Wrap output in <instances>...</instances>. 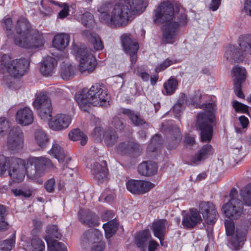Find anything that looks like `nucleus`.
<instances>
[{
	"mask_svg": "<svg viewBox=\"0 0 251 251\" xmlns=\"http://www.w3.org/2000/svg\"><path fill=\"white\" fill-rule=\"evenodd\" d=\"M182 139L180 129L175 126L170 136L168 138V143L166 147L168 150H172L176 148L180 143Z\"/></svg>",
	"mask_w": 251,
	"mask_h": 251,
	"instance_id": "nucleus-27",
	"label": "nucleus"
},
{
	"mask_svg": "<svg viewBox=\"0 0 251 251\" xmlns=\"http://www.w3.org/2000/svg\"><path fill=\"white\" fill-rule=\"evenodd\" d=\"M53 167L51 160L44 157H33L27 163L26 167L21 159L14 157H6L0 155V176L7 170L13 181L20 182L25 176L34 179L39 178L45 173L46 168Z\"/></svg>",
	"mask_w": 251,
	"mask_h": 251,
	"instance_id": "nucleus-2",
	"label": "nucleus"
},
{
	"mask_svg": "<svg viewBox=\"0 0 251 251\" xmlns=\"http://www.w3.org/2000/svg\"><path fill=\"white\" fill-rule=\"evenodd\" d=\"M129 150L128 155L130 156H137L140 154L142 151V147L137 143L134 141H129Z\"/></svg>",
	"mask_w": 251,
	"mask_h": 251,
	"instance_id": "nucleus-47",
	"label": "nucleus"
},
{
	"mask_svg": "<svg viewBox=\"0 0 251 251\" xmlns=\"http://www.w3.org/2000/svg\"><path fill=\"white\" fill-rule=\"evenodd\" d=\"M160 140L161 137L160 135L158 134L154 135L148 146V150L150 151H155L160 144Z\"/></svg>",
	"mask_w": 251,
	"mask_h": 251,
	"instance_id": "nucleus-49",
	"label": "nucleus"
},
{
	"mask_svg": "<svg viewBox=\"0 0 251 251\" xmlns=\"http://www.w3.org/2000/svg\"><path fill=\"white\" fill-rule=\"evenodd\" d=\"M30 240V245L28 246L29 251H44L45 245L44 242L37 237V235L32 236Z\"/></svg>",
	"mask_w": 251,
	"mask_h": 251,
	"instance_id": "nucleus-37",
	"label": "nucleus"
},
{
	"mask_svg": "<svg viewBox=\"0 0 251 251\" xmlns=\"http://www.w3.org/2000/svg\"><path fill=\"white\" fill-rule=\"evenodd\" d=\"M184 143L187 146H193L195 143V137L189 134L186 135L184 138Z\"/></svg>",
	"mask_w": 251,
	"mask_h": 251,
	"instance_id": "nucleus-64",
	"label": "nucleus"
},
{
	"mask_svg": "<svg viewBox=\"0 0 251 251\" xmlns=\"http://www.w3.org/2000/svg\"><path fill=\"white\" fill-rule=\"evenodd\" d=\"M29 62L26 59L11 61L9 55L3 54L1 58L0 73L3 75L2 83L8 87H12L13 77H18L24 75Z\"/></svg>",
	"mask_w": 251,
	"mask_h": 251,
	"instance_id": "nucleus-6",
	"label": "nucleus"
},
{
	"mask_svg": "<svg viewBox=\"0 0 251 251\" xmlns=\"http://www.w3.org/2000/svg\"><path fill=\"white\" fill-rule=\"evenodd\" d=\"M212 153V147L210 145H204L197 154L191 157L190 159L191 164L197 165L199 164L201 161L207 158Z\"/></svg>",
	"mask_w": 251,
	"mask_h": 251,
	"instance_id": "nucleus-21",
	"label": "nucleus"
},
{
	"mask_svg": "<svg viewBox=\"0 0 251 251\" xmlns=\"http://www.w3.org/2000/svg\"><path fill=\"white\" fill-rule=\"evenodd\" d=\"M118 223L115 220L103 224V228L105 231L106 238H110L116 232L118 228Z\"/></svg>",
	"mask_w": 251,
	"mask_h": 251,
	"instance_id": "nucleus-41",
	"label": "nucleus"
},
{
	"mask_svg": "<svg viewBox=\"0 0 251 251\" xmlns=\"http://www.w3.org/2000/svg\"><path fill=\"white\" fill-rule=\"evenodd\" d=\"M102 238V235L97 229H91L86 231L83 236V240H87L89 243L92 244L101 240Z\"/></svg>",
	"mask_w": 251,
	"mask_h": 251,
	"instance_id": "nucleus-32",
	"label": "nucleus"
},
{
	"mask_svg": "<svg viewBox=\"0 0 251 251\" xmlns=\"http://www.w3.org/2000/svg\"><path fill=\"white\" fill-rule=\"evenodd\" d=\"M33 224L34 227L31 231V234L32 236L37 235L41 228L42 223L40 220L35 219L33 220Z\"/></svg>",
	"mask_w": 251,
	"mask_h": 251,
	"instance_id": "nucleus-61",
	"label": "nucleus"
},
{
	"mask_svg": "<svg viewBox=\"0 0 251 251\" xmlns=\"http://www.w3.org/2000/svg\"><path fill=\"white\" fill-rule=\"evenodd\" d=\"M199 207L205 222L208 225L214 224L218 217L215 205L210 202L202 201L200 203Z\"/></svg>",
	"mask_w": 251,
	"mask_h": 251,
	"instance_id": "nucleus-14",
	"label": "nucleus"
},
{
	"mask_svg": "<svg viewBox=\"0 0 251 251\" xmlns=\"http://www.w3.org/2000/svg\"><path fill=\"white\" fill-rule=\"evenodd\" d=\"M51 105V103L50 99L44 93H41L38 95L33 102V106L36 109Z\"/></svg>",
	"mask_w": 251,
	"mask_h": 251,
	"instance_id": "nucleus-34",
	"label": "nucleus"
},
{
	"mask_svg": "<svg viewBox=\"0 0 251 251\" xmlns=\"http://www.w3.org/2000/svg\"><path fill=\"white\" fill-rule=\"evenodd\" d=\"M37 109V112L40 118L45 122L49 123L51 117L52 107H44Z\"/></svg>",
	"mask_w": 251,
	"mask_h": 251,
	"instance_id": "nucleus-45",
	"label": "nucleus"
},
{
	"mask_svg": "<svg viewBox=\"0 0 251 251\" xmlns=\"http://www.w3.org/2000/svg\"><path fill=\"white\" fill-rule=\"evenodd\" d=\"M57 63L56 60L52 57L48 56L45 58L40 67L41 73L45 76L51 75Z\"/></svg>",
	"mask_w": 251,
	"mask_h": 251,
	"instance_id": "nucleus-23",
	"label": "nucleus"
},
{
	"mask_svg": "<svg viewBox=\"0 0 251 251\" xmlns=\"http://www.w3.org/2000/svg\"><path fill=\"white\" fill-rule=\"evenodd\" d=\"M5 207L0 205V230L7 229L8 227V224L5 220Z\"/></svg>",
	"mask_w": 251,
	"mask_h": 251,
	"instance_id": "nucleus-50",
	"label": "nucleus"
},
{
	"mask_svg": "<svg viewBox=\"0 0 251 251\" xmlns=\"http://www.w3.org/2000/svg\"><path fill=\"white\" fill-rule=\"evenodd\" d=\"M146 6L145 0H125L114 5L103 3L98 7L99 19L110 26L125 27L133 16L142 13Z\"/></svg>",
	"mask_w": 251,
	"mask_h": 251,
	"instance_id": "nucleus-1",
	"label": "nucleus"
},
{
	"mask_svg": "<svg viewBox=\"0 0 251 251\" xmlns=\"http://www.w3.org/2000/svg\"><path fill=\"white\" fill-rule=\"evenodd\" d=\"M239 48L229 46L224 56L231 62L242 61L248 55H251V34L241 35L238 40Z\"/></svg>",
	"mask_w": 251,
	"mask_h": 251,
	"instance_id": "nucleus-8",
	"label": "nucleus"
},
{
	"mask_svg": "<svg viewBox=\"0 0 251 251\" xmlns=\"http://www.w3.org/2000/svg\"><path fill=\"white\" fill-rule=\"evenodd\" d=\"M249 215L243 223V231L236 229V236H233L228 244V247L233 250H237L242 246L246 240L248 230L251 229V209L249 210Z\"/></svg>",
	"mask_w": 251,
	"mask_h": 251,
	"instance_id": "nucleus-11",
	"label": "nucleus"
},
{
	"mask_svg": "<svg viewBox=\"0 0 251 251\" xmlns=\"http://www.w3.org/2000/svg\"><path fill=\"white\" fill-rule=\"evenodd\" d=\"M202 221L200 212L194 208L190 209L183 216L182 225L187 228H192Z\"/></svg>",
	"mask_w": 251,
	"mask_h": 251,
	"instance_id": "nucleus-18",
	"label": "nucleus"
},
{
	"mask_svg": "<svg viewBox=\"0 0 251 251\" xmlns=\"http://www.w3.org/2000/svg\"><path fill=\"white\" fill-rule=\"evenodd\" d=\"M156 163L151 161H147L141 163L138 167L139 174L144 176H151L156 174L157 170Z\"/></svg>",
	"mask_w": 251,
	"mask_h": 251,
	"instance_id": "nucleus-22",
	"label": "nucleus"
},
{
	"mask_svg": "<svg viewBox=\"0 0 251 251\" xmlns=\"http://www.w3.org/2000/svg\"><path fill=\"white\" fill-rule=\"evenodd\" d=\"M108 98V94L103 86L98 83L92 85L89 90L83 89L75 96L79 107L84 111H87L91 105L104 106Z\"/></svg>",
	"mask_w": 251,
	"mask_h": 251,
	"instance_id": "nucleus-5",
	"label": "nucleus"
},
{
	"mask_svg": "<svg viewBox=\"0 0 251 251\" xmlns=\"http://www.w3.org/2000/svg\"><path fill=\"white\" fill-rule=\"evenodd\" d=\"M153 16L155 23L165 24L162 26V42L165 44H173L177 40L180 28L186 25L188 19L185 13H180L174 21V8L168 1L160 3L154 10Z\"/></svg>",
	"mask_w": 251,
	"mask_h": 251,
	"instance_id": "nucleus-3",
	"label": "nucleus"
},
{
	"mask_svg": "<svg viewBox=\"0 0 251 251\" xmlns=\"http://www.w3.org/2000/svg\"><path fill=\"white\" fill-rule=\"evenodd\" d=\"M24 136L21 129L18 126L10 130L7 139V148L13 153L17 152L24 147Z\"/></svg>",
	"mask_w": 251,
	"mask_h": 251,
	"instance_id": "nucleus-10",
	"label": "nucleus"
},
{
	"mask_svg": "<svg viewBox=\"0 0 251 251\" xmlns=\"http://www.w3.org/2000/svg\"><path fill=\"white\" fill-rule=\"evenodd\" d=\"M166 95H171L175 93L178 87V82L174 78H170L163 84Z\"/></svg>",
	"mask_w": 251,
	"mask_h": 251,
	"instance_id": "nucleus-40",
	"label": "nucleus"
},
{
	"mask_svg": "<svg viewBox=\"0 0 251 251\" xmlns=\"http://www.w3.org/2000/svg\"><path fill=\"white\" fill-rule=\"evenodd\" d=\"M172 64L173 61L171 60L167 59L155 68V72H159L163 71Z\"/></svg>",
	"mask_w": 251,
	"mask_h": 251,
	"instance_id": "nucleus-62",
	"label": "nucleus"
},
{
	"mask_svg": "<svg viewBox=\"0 0 251 251\" xmlns=\"http://www.w3.org/2000/svg\"><path fill=\"white\" fill-rule=\"evenodd\" d=\"M70 36L66 33H60L54 36L52 40L53 47L58 50L65 49L69 45Z\"/></svg>",
	"mask_w": 251,
	"mask_h": 251,
	"instance_id": "nucleus-25",
	"label": "nucleus"
},
{
	"mask_svg": "<svg viewBox=\"0 0 251 251\" xmlns=\"http://www.w3.org/2000/svg\"><path fill=\"white\" fill-rule=\"evenodd\" d=\"M122 113L128 117L132 123L136 126H141L147 123L140 115L129 109L123 108Z\"/></svg>",
	"mask_w": 251,
	"mask_h": 251,
	"instance_id": "nucleus-29",
	"label": "nucleus"
},
{
	"mask_svg": "<svg viewBox=\"0 0 251 251\" xmlns=\"http://www.w3.org/2000/svg\"><path fill=\"white\" fill-rule=\"evenodd\" d=\"M41 5L43 9H40V11L45 14H50L51 13L54 6H61L58 2L52 0H42Z\"/></svg>",
	"mask_w": 251,
	"mask_h": 251,
	"instance_id": "nucleus-39",
	"label": "nucleus"
},
{
	"mask_svg": "<svg viewBox=\"0 0 251 251\" xmlns=\"http://www.w3.org/2000/svg\"><path fill=\"white\" fill-rule=\"evenodd\" d=\"M167 223L166 220L161 219L155 221L152 224L151 229L154 235L160 240L161 243L164 239Z\"/></svg>",
	"mask_w": 251,
	"mask_h": 251,
	"instance_id": "nucleus-24",
	"label": "nucleus"
},
{
	"mask_svg": "<svg viewBox=\"0 0 251 251\" xmlns=\"http://www.w3.org/2000/svg\"><path fill=\"white\" fill-rule=\"evenodd\" d=\"M94 17L89 12H85L81 15V23L85 26H89L93 22Z\"/></svg>",
	"mask_w": 251,
	"mask_h": 251,
	"instance_id": "nucleus-51",
	"label": "nucleus"
},
{
	"mask_svg": "<svg viewBox=\"0 0 251 251\" xmlns=\"http://www.w3.org/2000/svg\"><path fill=\"white\" fill-rule=\"evenodd\" d=\"M47 233L48 235L45 237V240L48 244V241H57L53 238L60 239L61 234L58 232V227L55 225H51L47 227Z\"/></svg>",
	"mask_w": 251,
	"mask_h": 251,
	"instance_id": "nucleus-38",
	"label": "nucleus"
},
{
	"mask_svg": "<svg viewBox=\"0 0 251 251\" xmlns=\"http://www.w3.org/2000/svg\"><path fill=\"white\" fill-rule=\"evenodd\" d=\"M151 237L150 231L144 230L139 232L135 237V243L137 246L142 251H146L147 247L148 244V240Z\"/></svg>",
	"mask_w": 251,
	"mask_h": 251,
	"instance_id": "nucleus-28",
	"label": "nucleus"
},
{
	"mask_svg": "<svg viewBox=\"0 0 251 251\" xmlns=\"http://www.w3.org/2000/svg\"><path fill=\"white\" fill-rule=\"evenodd\" d=\"M82 34L85 36L88 40L93 44V47L96 50L103 49V45L102 41L96 33L85 30L82 32Z\"/></svg>",
	"mask_w": 251,
	"mask_h": 251,
	"instance_id": "nucleus-30",
	"label": "nucleus"
},
{
	"mask_svg": "<svg viewBox=\"0 0 251 251\" xmlns=\"http://www.w3.org/2000/svg\"><path fill=\"white\" fill-rule=\"evenodd\" d=\"M214 107L213 103L203 104L201 108H204L205 111L197 115L196 127L201 131L200 140L202 143L210 142L212 137L213 126L216 124L213 112Z\"/></svg>",
	"mask_w": 251,
	"mask_h": 251,
	"instance_id": "nucleus-7",
	"label": "nucleus"
},
{
	"mask_svg": "<svg viewBox=\"0 0 251 251\" xmlns=\"http://www.w3.org/2000/svg\"><path fill=\"white\" fill-rule=\"evenodd\" d=\"M121 40L124 50L130 55L131 63H135L137 59V52L139 49L138 43L129 33L122 35Z\"/></svg>",
	"mask_w": 251,
	"mask_h": 251,
	"instance_id": "nucleus-12",
	"label": "nucleus"
},
{
	"mask_svg": "<svg viewBox=\"0 0 251 251\" xmlns=\"http://www.w3.org/2000/svg\"><path fill=\"white\" fill-rule=\"evenodd\" d=\"M127 190L134 194H144L154 187L150 181L131 179L126 184Z\"/></svg>",
	"mask_w": 251,
	"mask_h": 251,
	"instance_id": "nucleus-15",
	"label": "nucleus"
},
{
	"mask_svg": "<svg viewBox=\"0 0 251 251\" xmlns=\"http://www.w3.org/2000/svg\"><path fill=\"white\" fill-rule=\"evenodd\" d=\"M47 245L50 251H67L65 245L58 241H48Z\"/></svg>",
	"mask_w": 251,
	"mask_h": 251,
	"instance_id": "nucleus-48",
	"label": "nucleus"
},
{
	"mask_svg": "<svg viewBox=\"0 0 251 251\" xmlns=\"http://www.w3.org/2000/svg\"><path fill=\"white\" fill-rule=\"evenodd\" d=\"M240 195L244 203L246 205L251 206V183L240 190Z\"/></svg>",
	"mask_w": 251,
	"mask_h": 251,
	"instance_id": "nucleus-43",
	"label": "nucleus"
},
{
	"mask_svg": "<svg viewBox=\"0 0 251 251\" xmlns=\"http://www.w3.org/2000/svg\"><path fill=\"white\" fill-rule=\"evenodd\" d=\"M79 219L84 224L89 226H95L99 225L98 217L92 215L90 211H84L81 210L78 212Z\"/></svg>",
	"mask_w": 251,
	"mask_h": 251,
	"instance_id": "nucleus-26",
	"label": "nucleus"
},
{
	"mask_svg": "<svg viewBox=\"0 0 251 251\" xmlns=\"http://www.w3.org/2000/svg\"><path fill=\"white\" fill-rule=\"evenodd\" d=\"M70 139L74 141L81 140V145H85L87 141V136L79 129H74L69 133Z\"/></svg>",
	"mask_w": 251,
	"mask_h": 251,
	"instance_id": "nucleus-36",
	"label": "nucleus"
},
{
	"mask_svg": "<svg viewBox=\"0 0 251 251\" xmlns=\"http://www.w3.org/2000/svg\"><path fill=\"white\" fill-rule=\"evenodd\" d=\"M105 247V244L104 241L102 240L97 241L94 244H92L91 247L92 251H103Z\"/></svg>",
	"mask_w": 251,
	"mask_h": 251,
	"instance_id": "nucleus-58",
	"label": "nucleus"
},
{
	"mask_svg": "<svg viewBox=\"0 0 251 251\" xmlns=\"http://www.w3.org/2000/svg\"><path fill=\"white\" fill-rule=\"evenodd\" d=\"M72 121L70 116L57 114L52 117L49 123V127L54 131H60L67 128Z\"/></svg>",
	"mask_w": 251,
	"mask_h": 251,
	"instance_id": "nucleus-17",
	"label": "nucleus"
},
{
	"mask_svg": "<svg viewBox=\"0 0 251 251\" xmlns=\"http://www.w3.org/2000/svg\"><path fill=\"white\" fill-rule=\"evenodd\" d=\"M50 154L53 155L55 158L57 159L59 162L64 161L65 159L68 160L69 158L64 153L62 148L55 141H54L52 148L49 151Z\"/></svg>",
	"mask_w": 251,
	"mask_h": 251,
	"instance_id": "nucleus-31",
	"label": "nucleus"
},
{
	"mask_svg": "<svg viewBox=\"0 0 251 251\" xmlns=\"http://www.w3.org/2000/svg\"><path fill=\"white\" fill-rule=\"evenodd\" d=\"M10 127L9 121L4 117L0 118V134L7 131Z\"/></svg>",
	"mask_w": 251,
	"mask_h": 251,
	"instance_id": "nucleus-59",
	"label": "nucleus"
},
{
	"mask_svg": "<svg viewBox=\"0 0 251 251\" xmlns=\"http://www.w3.org/2000/svg\"><path fill=\"white\" fill-rule=\"evenodd\" d=\"M129 141L120 143L117 147V151L123 155H128Z\"/></svg>",
	"mask_w": 251,
	"mask_h": 251,
	"instance_id": "nucleus-54",
	"label": "nucleus"
},
{
	"mask_svg": "<svg viewBox=\"0 0 251 251\" xmlns=\"http://www.w3.org/2000/svg\"><path fill=\"white\" fill-rule=\"evenodd\" d=\"M232 106L237 112L246 113L248 111V106L237 101L233 102Z\"/></svg>",
	"mask_w": 251,
	"mask_h": 251,
	"instance_id": "nucleus-55",
	"label": "nucleus"
},
{
	"mask_svg": "<svg viewBox=\"0 0 251 251\" xmlns=\"http://www.w3.org/2000/svg\"><path fill=\"white\" fill-rule=\"evenodd\" d=\"M118 223L115 220L103 224V228L105 231L106 238H110L116 232L118 228Z\"/></svg>",
	"mask_w": 251,
	"mask_h": 251,
	"instance_id": "nucleus-42",
	"label": "nucleus"
},
{
	"mask_svg": "<svg viewBox=\"0 0 251 251\" xmlns=\"http://www.w3.org/2000/svg\"><path fill=\"white\" fill-rule=\"evenodd\" d=\"M118 138V137L114 130H107L104 134V142L108 147L113 146L117 142Z\"/></svg>",
	"mask_w": 251,
	"mask_h": 251,
	"instance_id": "nucleus-44",
	"label": "nucleus"
},
{
	"mask_svg": "<svg viewBox=\"0 0 251 251\" xmlns=\"http://www.w3.org/2000/svg\"><path fill=\"white\" fill-rule=\"evenodd\" d=\"M16 35L14 37V43L23 48L39 49L45 43L43 34L33 28L27 19L20 17L15 24Z\"/></svg>",
	"mask_w": 251,
	"mask_h": 251,
	"instance_id": "nucleus-4",
	"label": "nucleus"
},
{
	"mask_svg": "<svg viewBox=\"0 0 251 251\" xmlns=\"http://www.w3.org/2000/svg\"><path fill=\"white\" fill-rule=\"evenodd\" d=\"M72 52L79 61L78 69L81 73L88 75L95 70L97 64V60L89 49L74 45Z\"/></svg>",
	"mask_w": 251,
	"mask_h": 251,
	"instance_id": "nucleus-9",
	"label": "nucleus"
},
{
	"mask_svg": "<svg viewBox=\"0 0 251 251\" xmlns=\"http://www.w3.org/2000/svg\"><path fill=\"white\" fill-rule=\"evenodd\" d=\"M15 243L13 238L7 239L0 244V251H10Z\"/></svg>",
	"mask_w": 251,
	"mask_h": 251,
	"instance_id": "nucleus-53",
	"label": "nucleus"
},
{
	"mask_svg": "<svg viewBox=\"0 0 251 251\" xmlns=\"http://www.w3.org/2000/svg\"><path fill=\"white\" fill-rule=\"evenodd\" d=\"M56 185L54 178H51L48 180L44 184L46 190L49 193H53Z\"/></svg>",
	"mask_w": 251,
	"mask_h": 251,
	"instance_id": "nucleus-56",
	"label": "nucleus"
},
{
	"mask_svg": "<svg viewBox=\"0 0 251 251\" xmlns=\"http://www.w3.org/2000/svg\"><path fill=\"white\" fill-rule=\"evenodd\" d=\"M243 204L240 200H232L223 205L222 211L229 219H237L243 211Z\"/></svg>",
	"mask_w": 251,
	"mask_h": 251,
	"instance_id": "nucleus-13",
	"label": "nucleus"
},
{
	"mask_svg": "<svg viewBox=\"0 0 251 251\" xmlns=\"http://www.w3.org/2000/svg\"><path fill=\"white\" fill-rule=\"evenodd\" d=\"M35 142L41 148L46 147L49 142V138L45 132L42 129H38L34 132Z\"/></svg>",
	"mask_w": 251,
	"mask_h": 251,
	"instance_id": "nucleus-33",
	"label": "nucleus"
},
{
	"mask_svg": "<svg viewBox=\"0 0 251 251\" xmlns=\"http://www.w3.org/2000/svg\"><path fill=\"white\" fill-rule=\"evenodd\" d=\"M16 119L18 123L23 126H27L33 122L34 117L32 110L25 107L19 109L16 113Z\"/></svg>",
	"mask_w": 251,
	"mask_h": 251,
	"instance_id": "nucleus-19",
	"label": "nucleus"
},
{
	"mask_svg": "<svg viewBox=\"0 0 251 251\" xmlns=\"http://www.w3.org/2000/svg\"><path fill=\"white\" fill-rule=\"evenodd\" d=\"M2 26L3 28L5 30V32L6 33L7 36L8 38H12L14 39V37L16 35L13 36L12 34L11 33V30L12 27H13L12 21L11 18H8L5 19L2 22Z\"/></svg>",
	"mask_w": 251,
	"mask_h": 251,
	"instance_id": "nucleus-52",
	"label": "nucleus"
},
{
	"mask_svg": "<svg viewBox=\"0 0 251 251\" xmlns=\"http://www.w3.org/2000/svg\"><path fill=\"white\" fill-rule=\"evenodd\" d=\"M225 226L226 234L227 236H230L228 239V245L233 236H236V232L234 233L235 226L233 222L230 219H226L225 221Z\"/></svg>",
	"mask_w": 251,
	"mask_h": 251,
	"instance_id": "nucleus-46",
	"label": "nucleus"
},
{
	"mask_svg": "<svg viewBox=\"0 0 251 251\" xmlns=\"http://www.w3.org/2000/svg\"><path fill=\"white\" fill-rule=\"evenodd\" d=\"M232 73L235 77L234 81V90L236 96L240 98L244 97L242 91V84L246 79L247 72L246 69L239 66L233 68Z\"/></svg>",
	"mask_w": 251,
	"mask_h": 251,
	"instance_id": "nucleus-16",
	"label": "nucleus"
},
{
	"mask_svg": "<svg viewBox=\"0 0 251 251\" xmlns=\"http://www.w3.org/2000/svg\"><path fill=\"white\" fill-rule=\"evenodd\" d=\"M76 68L72 65H63L60 69V75L64 80L72 79L75 75Z\"/></svg>",
	"mask_w": 251,
	"mask_h": 251,
	"instance_id": "nucleus-35",
	"label": "nucleus"
},
{
	"mask_svg": "<svg viewBox=\"0 0 251 251\" xmlns=\"http://www.w3.org/2000/svg\"><path fill=\"white\" fill-rule=\"evenodd\" d=\"M113 124L116 129L120 131H123L125 130V125L124 123L118 117H114L113 118Z\"/></svg>",
	"mask_w": 251,
	"mask_h": 251,
	"instance_id": "nucleus-60",
	"label": "nucleus"
},
{
	"mask_svg": "<svg viewBox=\"0 0 251 251\" xmlns=\"http://www.w3.org/2000/svg\"><path fill=\"white\" fill-rule=\"evenodd\" d=\"M91 172L95 179L101 181L106 177L108 172L106 162L105 160L96 162L93 165Z\"/></svg>",
	"mask_w": 251,
	"mask_h": 251,
	"instance_id": "nucleus-20",
	"label": "nucleus"
},
{
	"mask_svg": "<svg viewBox=\"0 0 251 251\" xmlns=\"http://www.w3.org/2000/svg\"><path fill=\"white\" fill-rule=\"evenodd\" d=\"M102 134L103 131L102 128L100 127H97L94 129L91 135L97 140L100 141Z\"/></svg>",
	"mask_w": 251,
	"mask_h": 251,
	"instance_id": "nucleus-63",
	"label": "nucleus"
},
{
	"mask_svg": "<svg viewBox=\"0 0 251 251\" xmlns=\"http://www.w3.org/2000/svg\"><path fill=\"white\" fill-rule=\"evenodd\" d=\"M136 75L141 77L142 80L147 81L150 78V75L144 71V69L142 67H138L135 70Z\"/></svg>",
	"mask_w": 251,
	"mask_h": 251,
	"instance_id": "nucleus-57",
	"label": "nucleus"
}]
</instances>
